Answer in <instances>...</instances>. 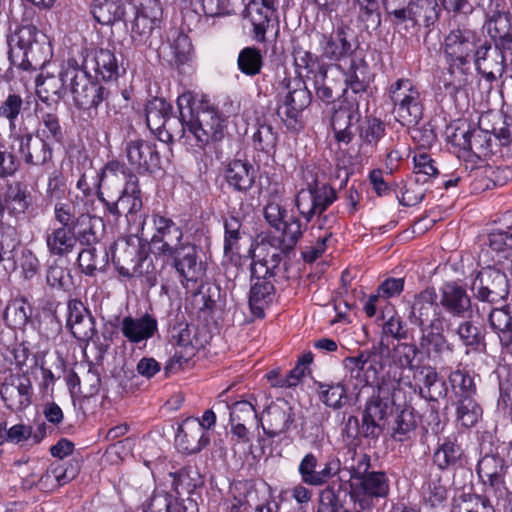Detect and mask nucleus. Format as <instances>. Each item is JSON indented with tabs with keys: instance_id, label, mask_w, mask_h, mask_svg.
<instances>
[{
	"instance_id": "603ef678",
	"label": "nucleus",
	"mask_w": 512,
	"mask_h": 512,
	"mask_svg": "<svg viewBox=\"0 0 512 512\" xmlns=\"http://www.w3.org/2000/svg\"><path fill=\"white\" fill-rule=\"evenodd\" d=\"M416 428V419L413 411L408 408L402 409L393 420L391 425V437L397 442L408 440Z\"/></svg>"
},
{
	"instance_id": "3c124183",
	"label": "nucleus",
	"mask_w": 512,
	"mask_h": 512,
	"mask_svg": "<svg viewBox=\"0 0 512 512\" xmlns=\"http://www.w3.org/2000/svg\"><path fill=\"white\" fill-rule=\"evenodd\" d=\"M410 2L416 26L422 21L428 28L438 21L440 8L436 0H410Z\"/></svg>"
},
{
	"instance_id": "f704fd0d",
	"label": "nucleus",
	"mask_w": 512,
	"mask_h": 512,
	"mask_svg": "<svg viewBox=\"0 0 512 512\" xmlns=\"http://www.w3.org/2000/svg\"><path fill=\"white\" fill-rule=\"evenodd\" d=\"M31 194L22 182H14L7 186L3 201L0 199V215L7 212L16 220L25 215L30 206Z\"/></svg>"
},
{
	"instance_id": "412c9836",
	"label": "nucleus",
	"mask_w": 512,
	"mask_h": 512,
	"mask_svg": "<svg viewBox=\"0 0 512 512\" xmlns=\"http://www.w3.org/2000/svg\"><path fill=\"white\" fill-rule=\"evenodd\" d=\"M440 308L444 310L449 321L472 317V299L464 286L456 281L444 283L440 287Z\"/></svg>"
},
{
	"instance_id": "6e6552de",
	"label": "nucleus",
	"mask_w": 512,
	"mask_h": 512,
	"mask_svg": "<svg viewBox=\"0 0 512 512\" xmlns=\"http://www.w3.org/2000/svg\"><path fill=\"white\" fill-rule=\"evenodd\" d=\"M112 248V261L120 276L128 279L145 277L150 287L157 284L153 261L144 246L121 239Z\"/></svg>"
},
{
	"instance_id": "680f3d73",
	"label": "nucleus",
	"mask_w": 512,
	"mask_h": 512,
	"mask_svg": "<svg viewBox=\"0 0 512 512\" xmlns=\"http://www.w3.org/2000/svg\"><path fill=\"white\" fill-rule=\"evenodd\" d=\"M385 124L378 118L366 117L359 126V138L367 145H376L385 135Z\"/></svg>"
},
{
	"instance_id": "de8ad7c7",
	"label": "nucleus",
	"mask_w": 512,
	"mask_h": 512,
	"mask_svg": "<svg viewBox=\"0 0 512 512\" xmlns=\"http://www.w3.org/2000/svg\"><path fill=\"white\" fill-rule=\"evenodd\" d=\"M451 512H495V510L486 497L462 493L454 498Z\"/></svg>"
},
{
	"instance_id": "39448f33",
	"label": "nucleus",
	"mask_w": 512,
	"mask_h": 512,
	"mask_svg": "<svg viewBox=\"0 0 512 512\" xmlns=\"http://www.w3.org/2000/svg\"><path fill=\"white\" fill-rule=\"evenodd\" d=\"M302 178L305 187L297 192L295 206L307 222L317 217L318 228L328 232L336 223V217L332 213L326 215L323 213L336 201V190L327 183H319L316 174L311 169L303 170Z\"/></svg>"
},
{
	"instance_id": "f3484780",
	"label": "nucleus",
	"mask_w": 512,
	"mask_h": 512,
	"mask_svg": "<svg viewBox=\"0 0 512 512\" xmlns=\"http://www.w3.org/2000/svg\"><path fill=\"white\" fill-rule=\"evenodd\" d=\"M154 233L151 237V246L155 255L166 257L177 253L178 248L184 245L182 242L184 233L171 218L159 213L152 215Z\"/></svg>"
},
{
	"instance_id": "864d4df0",
	"label": "nucleus",
	"mask_w": 512,
	"mask_h": 512,
	"mask_svg": "<svg viewBox=\"0 0 512 512\" xmlns=\"http://www.w3.org/2000/svg\"><path fill=\"white\" fill-rule=\"evenodd\" d=\"M482 408L474 397H465L457 400V421L464 427L474 426L482 417Z\"/></svg>"
},
{
	"instance_id": "f257e3e1",
	"label": "nucleus",
	"mask_w": 512,
	"mask_h": 512,
	"mask_svg": "<svg viewBox=\"0 0 512 512\" xmlns=\"http://www.w3.org/2000/svg\"><path fill=\"white\" fill-rule=\"evenodd\" d=\"M484 15L483 28L491 41L483 37L472 59L477 71L494 81L504 73L507 61L512 62V16L503 4L493 1Z\"/></svg>"
},
{
	"instance_id": "7ed1b4c3",
	"label": "nucleus",
	"mask_w": 512,
	"mask_h": 512,
	"mask_svg": "<svg viewBox=\"0 0 512 512\" xmlns=\"http://www.w3.org/2000/svg\"><path fill=\"white\" fill-rule=\"evenodd\" d=\"M320 57L329 61L343 63L338 68L345 76V83L353 93H363L367 90L371 75L367 62L352 55V45L347 39L344 26H338L331 33L318 34Z\"/></svg>"
},
{
	"instance_id": "b1692460",
	"label": "nucleus",
	"mask_w": 512,
	"mask_h": 512,
	"mask_svg": "<svg viewBox=\"0 0 512 512\" xmlns=\"http://www.w3.org/2000/svg\"><path fill=\"white\" fill-rule=\"evenodd\" d=\"M125 155L131 171L137 173L153 172L160 166V156L156 145L141 138L125 142Z\"/></svg>"
},
{
	"instance_id": "bf43d9fd",
	"label": "nucleus",
	"mask_w": 512,
	"mask_h": 512,
	"mask_svg": "<svg viewBox=\"0 0 512 512\" xmlns=\"http://www.w3.org/2000/svg\"><path fill=\"white\" fill-rule=\"evenodd\" d=\"M172 339L175 344L184 349L187 356L190 357L194 354L197 345V339L194 328L186 323H179L172 328Z\"/></svg>"
},
{
	"instance_id": "49530a36",
	"label": "nucleus",
	"mask_w": 512,
	"mask_h": 512,
	"mask_svg": "<svg viewBox=\"0 0 512 512\" xmlns=\"http://www.w3.org/2000/svg\"><path fill=\"white\" fill-rule=\"evenodd\" d=\"M66 70V61L62 64L59 72V77L47 76L43 80L37 79V92L42 100H49L51 96H56L57 99L64 97L65 93L69 91V84L64 83L63 73Z\"/></svg>"
},
{
	"instance_id": "20e7f679",
	"label": "nucleus",
	"mask_w": 512,
	"mask_h": 512,
	"mask_svg": "<svg viewBox=\"0 0 512 512\" xmlns=\"http://www.w3.org/2000/svg\"><path fill=\"white\" fill-rule=\"evenodd\" d=\"M177 107L183 137L191 135L196 146L203 148L224 138L225 124L219 112L204 104L197 105L191 92L178 97Z\"/></svg>"
},
{
	"instance_id": "4468645a",
	"label": "nucleus",
	"mask_w": 512,
	"mask_h": 512,
	"mask_svg": "<svg viewBox=\"0 0 512 512\" xmlns=\"http://www.w3.org/2000/svg\"><path fill=\"white\" fill-rule=\"evenodd\" d=\"M439 295L434 287H427L405 301L407 319L415 327L436 325L445 322L439 304Z\"/></svg>"
},
{
	"instance_id": "774afa93",
	"label": "nucleus",
	"mask_w": 512,
	"mask_h": 512,
	"mask_svg": "<svg viewBox=\"0 0 512 512\" xmlns=\"http://www.w3.org/2000/svg\"><path fill=\"white\" fill-rule=\"evenodd\" d=\"M225 238H224V253L234 254L238 249V243L241 239V222L239 218L230 216L224 222Z\"/></svg>"
},
{
	"instance_id": "6e6d98bb",
	"label": "nucleus",
	"mask_w": 512,
	"mask_h": 512,
	"mask_svg": "<svg viewBox=\"0 0 512 512\" xmlns=\"http://www.w3.org/2000/svg\"><path fill=\"white\" fill-rule=\"evenodd\" d=\"M237 66L247 76L258 75L263 66V57L260 50L255 47L243 48L239 52Z\"/></svg>"
},
{
	"instance_id": "ea45409f",
	"label": "nucleus",
	"mask_w": 512,
	"mask_h": 512,
	"mask_svg": "<svg viewBox=\"0 0 512 512\" xmlns=\"http://www.w3.org/2000/svg\"><path fill=\"white\" fill-rule=\"evenodd\" d=\"M358 105H351L349 108L340 106L332 116L331 124L338 142L349 144L354 136L350 130L353 121L359 120Z\"/></svg>"
},
{
	"instance_id": "c85d7f7f",
	"label": "nucleus",
	"mask_w": 512,
	"mask_h": 512,
	"mask_svg": "<svg viewBox=\"0 0 512 512\" xmlns=\"http://www.w3.org/2000/svg\"><path fill=\"white\" fill-rule=\"evenodd\" d=\"M230 425L231 432L237 437L239 442L248 443V429L253 424L258 425V417L255 405L249 401L242 400L233 403L230 407Z\"/></svg>"
},
{
	"instance_id": "423d86ee",
	"label": "nucleus",
	"mask_w": 512,
	"mask_h": 512,
	"mask_svg": "<svg viewBox=\"0 0 512 512\" xmlns=\"http://www.w3.org/2000/svg\"><path fill=\"white\" fill-rule=\"evenodd\" d=\"M285 266L276 250L272 249L270 253L256 250L251 264V277L254 282L249 296V305L255 316H264V306L274 297V280L286 270Z\"/></svg>"
},
{
	"instance_id": "7c9ffc66",
	"label": "nucleus",
	"mask_w": 512,
	"mask_h": 512,
	"mask_svg": "<svg viewBox=\"0 0 512 512\" xmlns=\"http://www.w3.org/2000/svg\"><path fill=\"white\" fill-rule=\"evenodd\" d=\"M79 471L78 461H54L41 468L42 492H52L73 480Z\"/></svg>"
},
{
	"instance_id": "4be33fe9",
	"label": "nucleus",
	"mask_w": 512,
	"mask_h": 512,
	"mask_svg": "<svg viewBox=\"0 0 512 512\" xmlns=\"http://www.w3.org/2000/svg\"><path fill=\"white\" fill-rule=\"evenodd\" d=\"M318 458L312 452L304 455L298 466V473L303 484L320 487L329 482L330 479L338 476L341 472V461L336 456H330L317 470Z\"/></svg>"
},
{
	"instance_id": "2eb2a0df",
	"label": "nucleus",
	"mask_w": 512,
	"mask_h": 512,
	"mask_svg": "<svg viewBox=\"0 0 512 512\" xmlns=\"http://www.w3.org/2000/svg\"><path fill=\"white\" fill-rule=\"evenodd\" d=\"M471 290L478 301L492 306L507 299L510 285L504 272L486 267L476 273Z\"/></svg>"
},
{
	"instance_id": "c9c22d12",
	"label": "nucleus",
	"mask_w": 512,
	"mask_h": 512,
	"mask_svg": "<svg viewBox=\"0 0 512 512\" xmlns=\"http://www.w3.org/2000/svg\"><path fill=\"white\" fill-rule=\"evenodd\" d=\"M420 330L419 348L428 355L435 354L437 356L445 351L452 352L453 347L444 335V322H440L437 326L427 325L417 327Z\"/></svg>"
},
{
	"instance_id": "1a4fd4ad",
	"label": "nucleus",
	"mask_w": 512,
	"mask_h": 512,
	"mask_svg": "<svg viewBox=\"0 0 512 512\" xmlns=\"http://www.w3.org/2000/svg\"><path fill=\"white\" fill-rule=\"evenodd\" d=\"M482 38L476 31L467 28L454 29L445 37L444 55L448 71L451 75L460 74L457 87L465 83L470 59L473 58Z\"/></svg>"
},
{
	"instance_id": "ddd939ff",
	"label": "nucleus",
	"mask_w": 512,
	"mask_h": 512,
	"mask_svg": "<svg viewBox=\"0 0 512 512\" xmlns=\"http://www.w3.org/2000/svg\"><path fill=\"white\" fill-rule=\"evenodd\" d=\"M278 98L277 115L288 129L298 130L302 112L311 104V92L300 79L288 80Z\"/></svg>"
},
{
	"instance_id": "13d9d810",
	"label": "nucleus",
	"mask_w": 512,
	"mask_h": 512,
	"mask_svg": "<svg viewBox=\"0 0 512 512\" xmlns=\"http://www.w3.org/2000/svg\"><path fill=\"white\" fill-rule=\"evenodd\" d=\"M36 135L47 142H61L63 139V132L58 116L51 112L42 114L40 126L36 131Z\"/></svg>"
},
{
	"instance_id": "37998d69",
	"label": "nucleus",
	"mask_w": 512,
	"mask_h": 512,
	"mask_svg": "<svg viewBox=\"0 0 512 512\" xmlns=\"http://www.w3.org/2000/svg\"><path fill=\"white\" fill-rule=\"evenodd\" d=\"M269 9L258 4V0H251L246 5L243 15L253 25L254 37L257 41H264L267 28L272 17L268 14Z\"/></svg>"
},
{
	"instance_id": "2f4dec72",
	"label": "nucleus",
	"mask_w": 512,
	"mask_h": 512,
	"mask_svg": "<svg viewBox=\"0 0 512 512\" xmlns=\"http://www.w3.org/2000/svg\"><path fill=\"white\" fill-rule=\"evenodd\" d=\"M448 321L447 329L457 337L458 341L469 351L481 352L486 348L485 333L471 318Z\"/></svg>"
},
{
	"instance_id": "393cba45",
	"label": "nucleus",
	"mask_w": 512,
	"mask_h": 512,
	"mask_svg": "<svg viewBox=\"0 0 512 512\" xmlns=\"http://www.w3.org/2000/svg\"><path fill=\"white\" fill-rule=\"evenodd\" d=\"M293 421L290 404L284 399H277L263 411L259 424L268 437L274 438L286 432Z\"/></svg>"
},
{
	"instance_id": "cd10ccee",
	"label": "nucleus",
	"mask_w": 512,
	"mask_h": 512,
	"mask_svg": "<svg viewBox=\"0 0 512 512\" xmlns=\"http://www.w3.org/2000/svg\"><path fill=\"white\" fill-rule=\"evenodd\" d=\"M173 260L172 266L175 268L181 282H197L204 275L205 269L201 260H199L196 246L185 243L178 248L177 253L166 256Z\"/></svg>"
},
{
	"instance_id": "c756f323",
	"label": "nucleus",
	"mask_w": 512,
	"mask_h": 512,
	"mask_svg": "<svg viewBox=\"0 0 512 512\" xmlns=\"http://www.w3.org/2000/svg\"><path fill=\"white\" fill-rule=\"evenodd\" d=\"M121 333L132 344L145 342L158 332L155 316L145 313L140 317L126 316L121 321Z\"/></svg>"
},
{
	"instance_id": "473e14b6",
	"label": "nucleus",
	"mask_w": 512,
	"mask_h": 512,
	"mask_svg": "<svg viewBox=\"0 0 512 512\" xmlns=\"http://www.w3.org/2000/svg\"><path fill=\"white\" fill-rule=\"evenodd\" d=\"M465 460V450L455 434L445 437L433 454V462L440 470L457 469Z\"/></svg>"
},
{
	"instance_id": "bb28decb",
	"label": "nucleus",
	"mask_w": 512,
	"mask_h": 512,
	"mask_svg": "<svg viewBox=\"0 0 512 512\" xmlns=\"http://www.w3.org/2000/svg\"><path fill=\"white\" fill-rule=\"evenodd\" d=\"M15 140L19 143V154L25 164L45 166L52 161L53 150L50 143L32 132L18 134Z\"/></svg>"
},
{
	"instance_id": "a878e982",
	"label": "nucleus",
	"mask_w": 512,
	"mask_h": 512,
	"mask_svg": "<svg viewBox=\"0 0 512 512\" xmlns=\"http://www.w3.org/2000/svg\"><path fill=\"white\" fill-rule=\"evenodd\" d=\"M210 443L208 432L199 423V418L188 417L178 426L175 436L177 448L185 454H196Z\"/></svg>"
},
{
	"instance_id": "4c0bfd02",
	"label": "nucleus",
	"mask_w": 512,
	"mask_h": 512,
	"mask_svg": "<svg viewBox=\"0 0 512 512\" xmlns=\"http://www.w3.org/2000/svg\"><path fill=\"white\" fill-rule=\"evenodd\" d=\"M229 186L239 192L250 190L256 179L254 166L246 160H233L229 163L225 174Z\"/></svg>"
},
{
	"instance_id": "8fccbe9b",
	"label": "nucleus",
	"mask_w": 512,
	"mask_h": 512,
	"mask_svg": "<svg viewBox=\"0 0 512 512\" xmlns=\"http://www.w3.org/2000/svg\"><path fill=\"white\" fill-rule=\"evenodd\" d=\"M178 499L162 489H155L143 512H182Z\"/></svg>"
},
{
	"instance_id": "0e129e2a",
	"label": "nucleus",
	"mask_w": 512,
	"mask_h": 512,
	"mask_svg": "<svg viewBox=\"0 0 512 512\" xmlns=\"http://www.w3.org/2000/svg\"><path fill=\"white\" fill-rule=\"evenodd\" d=\"M415 181L427 182L439 174L435 161L425 152L415 154L413 157Z\"/></svg>"
},
{
	"instance_id": "f03ea898",
	"label": "nucleus",
	"mask_w": 512,
	"mask_h": 512,
	"mask_svg": "<svg viewBox=\"0 0 512 512\" xmlns=\"http://www.w3.org/2000/svg\"><path fill=\"white\" fill-rule=\"evenodd\" d=\"M107 186L109 190L114 189L115 195H108L110 199L103 196V192L97 191L99 201L104 205L105 212L118 219L122 213L136 214L143 207L142 192L139 187L138 177L128 167L118 161H111L102 173L99 182Z\"/></svg>"
},
{
	"instance_id": "5701e85b",
	"label": "nucleus",
	"mask_w": 512,
	"mask_h": 512,
	"mask_svg": "<svg viewBox=\"0 0 512 512\" xmlns=\"http://www.w3.org/2000/svg\"><path fill=\"white\" fill-rule=\"evenodd\" d=\"M281 237H270L258 245L257 251L260 253H270L272 249L276 250L280 261L288 256L296 246L303 235V227L298 217L291 215L281 226Z\"/></svg>"
},
{
	"instance_id": "9d476101",
	"label": "nucleus",
	"mask_w": 512,
	"mask_h": 512,
	"mask_svg": "<svg viewBox=\"0 0 512 512\" xmlns=\"http://www.w3.org/2000/svg\"><path fill=\"white\" fill-rule=\"evenodd\" d=\"M62 77L64 83L69 84V92L80 109L97 108L109 95V90L92 81L74 58L66 60Z\"/></svg>"
},
{
	"instance_id": "dca6fc26",
	"label": "nucleus",
	"mask_w": 512,
	"mask_h": 512,
	"mask_svg": "<svg viewBox=\"0 0 512 512\" xmlns=\"http://www.w3.org/2000/svg\"><path fill=\"white\" fill-rule=\"evenodd\" d=\"M171 106L164 99H154L146 106V122L148 128L157 134L162 142H173L183 138V130L180 126V118L169 115Z\"/></svg>"
},
{
	"instance_id": "4d7b16f0",
	"label": "nucleus",
	"mask_w": 512,
	"mask_h": 512,
	"mask_svg": "<svg viewBox=\"0 0 512 512\" xmlns=\"http://www.w3.org/2000/svg\"><path fill=\"white\" fill-rule=\"evenodd\" d=\"M69 191L67 179L61 170L54 169L49 173L45 191V197L48 201H62L69 195Z\"/></svg>"
},
{
	"instance_id": "69168bd1",
	"label": "nucleus",
	"mask_w": 512,
	"mask_h": 512,
	"mask_svg": "<svg viewBox=\"0 0 512 512\" xmlns=\"http://www.w3.org/2000/svg\"><path fill=\"white\" fill-rule=\"evenodd\" d=\"M158 22L156 18H150L143 12L137 14L132 28L133 41L139 45L146 44Z\"/></svg>"
},
{
	"instance_id": "aec40b11",
	"label": "nucleus",
	"mask_w": 512,
	"mask_h": 512,
	"mask_svg": "<svg viewBox=\"0 0 512 512\" xmlns=\"http://www.w3.org/2000/svg\"><path fill=\"white\" fill-rule=\"evenodd\" d=\"M0 396L7 409L23 411L32 403L33 386L25 374H9L0 386Z\"/></svg>"
},
{
	"instance_id": "a19ab883",
	"label": "nucleus",
	"mask_w": 512,
	"mask_h": 512,
	"mask_svg": "<svg viewBox=\"0 0 512 512\" xmlns=\"http://www.w3.org/2000/svg\"><path fill=\"white\" fill-rule=\"evenodd\" d=\"M383 6L387 19L399 33H402V31L409 32L411 28L416 27L410 1L406 6H399L397 0H385Z\"/></svg>"
},
{
	"instance_id": "a211bd4d",
	"label": "nucleus",
	"mask_w": 512,
	"mask_h": 512,
	"mask_svg": "<svg viewBox=\"0 0 512 512\" xmlns=\"http://www.w3.org/2000/svg\"><path fill=\"white\" fill-rule=\"evenodd\" d=\"M419 353V348L413 343H397L389 348L387 356V370L383 373L381 380L392 385L403 388V385H410L403 373L405 369H414L413 361Z\"/></svg>"
},
{
	"instance_id": "a18cd8bd",
	"label": "nucleus",
	"mask_w": 512,
	"mask_h": 512,
	"mask_svg": "<svg viewBox=\"0 0 512 512\" xmlns=\"http://www.w3.org/2000/svg\"><path fill=\"white\" fill-rule=\"evenodd\" d=\"M78 263L83 273L93 276L108 264V251L105 248L98 251L96 247H87L79 253Z\"/></svg>"
},
{
	"instance_id": "338daca9",
	"label": "nucleus",
	"mask_w": 512,
	"mask_h": 512,
	"mask_svg": "<svg viewBox=\"0 0 512 512\" xmlns=\"http://www.w3.org/2000/svg\"><path fill=\"white\" fill-rule=\"evenodd\" d=\"M22 106L23 99L15 93L9 94L0 104V117L8 121L10 131H14L16 128V120L21 113Z\"/></svg>"
},
{
	"instance_id": "9b49d317",
	"label": "nucleus",
	"mask_w": 512,
	"mask_h": 512,
	"mask_svg": "<svg viewBox=\"0 0 512 512\" xmlns=\"http://www.w3.org/2000/svg\"><path fill=\"white\" fill-rule=\"evenodd\" d=\"M389 97L396 120L402 126H415L423 117L421 93L412 80L401 78L391 84Z\"/></svg>"
},
{
	"instance_id": "72a5a7b5",
	"label": "nucleus",
	"mask_w": 512,
	"mask_h": 512,
	"mask_svg": "<svg viewBox=\"0 0 512 512\" xmlns=\"http://www.w3.org/2000/svg\"><path fill=\"white\" fill-rule=\"evenodd\" d=\"M358 482L359 483L353 487L352 497L358 499L361 508H365V499H360L361 496L367 498H385L389 494L390 481L387 475L382 471H372Z\"/></svg>"
},
{
	"instance_id": "f8f14e48",
	"label": "nucleus",
	"mask_w": 512,
	"mask_h": 512,
	"mask_svg": "<svg viewBox=\"0 0 512 512\" xmlns=\"http://www.w3.org/2000/svg\"><path fill=\"white\" fill-rule=\"evenodd\" d=\"M389 346L383 341L374 345L370 350H364L355 357H346L343 365L350 372V377L360 379L365 385L381 381L387 370Z\"/></svg>"
},
{
	"instance_id": "09e8293b",
	"label": "nucleus",
	"mask_w": 512,
	"mask_h": 512,
	"mask_svg": "<svg viewBox=\"0 0 512 512\" xmlns=\"http://www.w3.org/2000/svg\"><path fill=\"white\" fill-rule=\"evenodd\" d=\"M32 315V307L24 298L12 300L6 307L4 318L9 326L23 328Z\"/></svg>"
},
{
	"instance_id": "5fc2aeb1",
	"label": "nucleus",
	"mask_w": 512,
	"mask_h": 512,
	"mask_svg": "<svg viewBox=\"0 0 512 512\" xmlns=\"http://www.w3.org/2000/svg\"><path fill=\"white\" fill-rule=\"evenodd\" d=\"M320 400L328 407L340 409L343 400L347 398V391L342 383L317 382Z\"/></svg>"
},
{
	"instance_id": "e2e57ef3",
	"label": "nucleus",
	"mask_w": 512,
	"mask_h": 512,
	"mask_svg": "<svg viewBox=\"0 0 512 512\" xmlns=\"http://www.w3.org/2000/svg\"><path fill=\"white\" fill-rule=\"evenodd\" d=\"M488 325L490 329L500 337V334L512 327L511 308L508 305L493 307L488 314Z\"/></svg>"
},
{
	"instance_id": "052dcab7",
	"label": "nucleus",
	"mask_w": 512,
	"mask_h": 512,
	"mask_svg": "<svg viewBox=\"0 0 512 512\" xmlns=\"http://www.w3.org/2000/svg\"><path fill=\"white\" fill-rule=\"evenodd\" d=\"M449 382L458 399L474 397L476 387L473 377L465 371L455 370L449 376Z\"/></svg>"
},
{
	"instance_id": "6ab92c4d",
	"label": "nucleus",
	"mask_w": 512,
	"mask_h": 512,
	"mask_svg": "<svg viewBox=\"0 0 512 512\" xmlns=\"http://www.w3.org/2000/svg\"><path fill=\"white\" fill-rule=\"evenodd\" d=\"M35 15L33 9H26L22 24L12 34L8 40L10 46V59L14 65H19L23 69H28L30 63L27 60L28 52L33 45L37 43L38 29L32 23Z\"/></svg>"
},
{
	"instance_id": "0eeeda50",
	"label": "nucleus",
	"mask_w": 512,
	"mask_h": 512,
	"mask_svg": "<svg viewBox=\"0 0 512 512\" xmlns=\"http://www.w3.org/2000/svg\"><path fill=\"white\" fill-rule=\"evenodd\" d=\"M404 399L403 388L381 380L376 394L367 401L362 415V433L365 437L376 438L380 435L385 421L392 415L394 407Z\"/></svg>"
},
{
	"instance_id": "e433bc0d",
	"label": "nucleus",
	"mask_w": 512,
	"mask_h": 512,
	"mask_svg": "<svg viewBox=\"0 0 512 512\" xmlns=\"http://www.w3.org/2000/svg\"><path fill=\"white\" fill-rule=\"evenodd\" d=\"M46 246L48 252L53 256H65L71 253L76 244L75 227L59 226L50 229L46 233Z\"/></svg>"
},
{
	"instance_id": "c03bdc74",
	"label": "nucleus",
	"mask_w": 512,
	"mask_h": 512,
	"mask_svg": "<svg viewBox=\"0 0 512 512\" xmlns=\"http://www.w3.org/2000/svg\"><path fill=\"white\" fill-rule=\"evenodd\" d=\"M94 70L104 81L116 80L120 75V67L116 56L108 49H99L94 54Z\"/></svg>"
},
{
	"instance_id": "58836bf2",
	"label": "nucleus",
	"mask_w": 512,
	"mask_h": 512,
	"mask_svg": "<svg viewBox=\"0 0 512 512\" xmlns=\"http://www.w3.org/2000/svg\"><path fill=\"white\" fill-rule=\"evenodd\" d=\"M505 460L498 455H485L477 465V473L484 484L499 488L504 483L506 473Z\"/></svg>"
},
{
	"instance_id": "79ce46f5",
	"label": "nucleus",
	"mask_w": 512,
	"mask_h": 512,
	"mask_svg": "<svg viewBox=\"0 0 512 512\" xmlns=\"http://www.w3.org/2000/svg\"><path fill=\"white\" fill-rule=\"evenodd\" d=\"M91 13L98 23L111 25L124 17L125 7L121 0H93Z\"/></svg>"
}]
</instances>
